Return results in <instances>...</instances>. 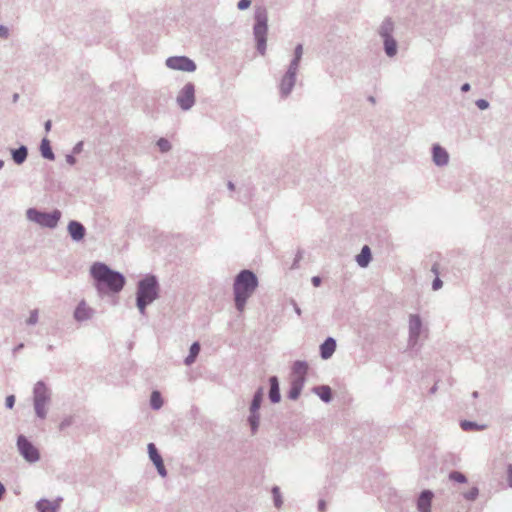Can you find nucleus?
Returning a JSON list of instances; mask_svg holds the SVG:
<instances>
[{
	"label": "nucleus",
	"mask_w": 512,
	"mask_h": 512,
	"mask_svg": "<svg viewBox=\"0 0 512 512\" xmlns=\"http://www.w3.org/2000/svg\"><path fill=\"white\" fill-rule=\"evenodd\" d=\"M14 404H15V396L14 395L7 396L5 399V406L8 409H12L14 407Z\"/></svg>",
	"instance_id": "a19ab883"
},
{
	"label": "nucleus",
	"mask_w": 512,
	"mask_h": 512,
	"mask_svg": "<svg viewBox=\"0 0 512 512\" xmlns=\"http://www.w3.org/2000/svg\"><path fill=\"white\" fill-rule=\"evenodd\" d=\"M269 381H270L269 398L272 403L276 404L280 401V391H279L278 379H277V377L272 376Z\"/></svg>",
	"instance_id": "393cba45"
},
{
	"label": "nucleus",
	"mask_w": 512,
	"mask_h": 512,
	"mask_svg": "<svg viewBox=\"0 0 512 512\" xmlns=\"http://www.w3.org/2000/svg\"><path fill=\"white\" fill-rule=\"evenodd\" d=\"M432 161L436 167H447L450 161L449 152L440 144H433L431 147Z\"/></svg>",
	"instance_id": "f8f14e48"
},
{
	"label": "nucleus",
	"mask_w": 512,
	"mask_h": 512,
	"mask_svg": "<svg viewBox=\"0 0 512 512\" xmlns=\"http://www.w3.org/2000/svg\"><path fill=\"white\" fill-rule=\"evenodd\" d=\"M469 89H470V85H469V83H465V84H463V85H462V87H461V90H462L463 92H467V91H469Z\"/></svg>",
	"instance_id": "864d4df0"
},
{
	"label": "nucleus",
	"mask_w": 512,
	"mask_h": 512,
	"mask_svg": "<svg viewBox=\"0 0 512 512\" xmlns=\"http://www.w3.org/2000/svg\"><path fill=\"white\" fill-rule=\"evenodd\" d=\"M62 213L58 209L51 212H42L36 208H29L26 210V217L29 221L34 222L41 227L54 229L60 221Z\"/></svg>",
	"instance_id": "0eeeda50"
},
{
	"label": "nucleus",
	"mask_w": 512,
	"mask_h": 512,
	"mask_svg": "<svg viewBox=\"0 0 512 512\" xmlns=\"http://www.w3.org/2000/svg\"><path fill=\"white\" fill-rule=\"evenodd\" d=\"M449 479L456 481L458 483H466L467 482V477L463 473L458 472V471L451 472L449 474Z\"/></svg>",
	"instance_id": "f704fd0d"
},
{
	"label": "nucleus",
	"mask_w": 512,
	"mask_h": 512,
	"mask_svg": "<svg viewBox=\"0 0 512 512\" xmlns=\"http://www.w3.org/2000/svg\"><path fill=\"white\" fill-rule=\"evenodd\" d=\"M83 142L82 141H79L78 143L75 144V146L73 147L72 149V153L73 154H79L81 153V151L83 150Z\"/></svg>",
	"instance_id": "c03bdc74"
},
{
	"label": "nucleus",
	"mask_w": 512,
	"mask_h": 512,
	"mask_svg": "<svg viewBox=\"0 0 512 512\" xmlns=\"http://www.w3.org/2000/svg\"><path fill=\"white\" fill-rule=\"evenodd\" d=\"M8 36H9V29L4 25H0V37L3 39H6V38H8Z\"/></svg>",
	"instance_id": "37998d69"
},
{
	"label": "nucleus",
	"mask_w": 512,
	"mask_h": 512,
	"mask_svg": "<svg viewBox=\"0 0 512 512\" xmlns=\"http://www.w3.org/2000/svg\"><path fill=\"white\" fill-rule=\"evenodd\" d=\"M259 286L256 274L250 270H242L234 279L233 298L236 310L242 314L247 301L251 298Z\"/></svg>",
	"instance_id": "f03ea898"
},
{
	"label": "nucleus",
	"mask_w": 512,
	"mask_h": 512,
	"mask_svg": "<svg viewBox=\"0 0 512 512\" xmlns=\"http://www.w3.org/2000/svg\"><path fill=\"white\" fill-rule=\"evenodd\" d=\"M51 127H52V122H51V120H47V121L44 123L45 131H46V132H49V131L51 130Z\"/></svg>",
	"instance_id": "8fccbe9b"
},
{
	"label": "nucleus",
	"mask_w": 512,
	"mask_h": 512,
	"mask_svg": "<svg viewBox=\"0 0 512 512\" xmlns=\"http://www.w3.org/2000/svg\"><path fill=\"white\" fill-rule=\"evenodd\" d=\"M95 311L89 307L84 300L80 301L75 308L74 318L78 322L89 320L93 317Z\"/></svg>",
	"instance_id": "dca6fc26"
},
{
	"label": "nucleus",
	"mask_w": 512,
	"mask_h": 512,
	"mask_svg": "<svg viewBox=\"0 0 512 512\" xmlns=\"http://www.w3.org/2000/svg\"><path fill=\"white\" fill-rule=\"evenodd\" d=\"M434 492L429 489L421 491L416 499V508L418 512H432V503Z\"/></svg>",
	"instance_id": "4468645a"
},
{
	"label": "nucleus",
	"mask_w": 512,
	"mask_h": 512,
	"mask_svg": "<svg viewBox=\"0 0 512 512\" xmlns=\"http://www.w3.org/2000/svg\"><path fill=\"white\" fill-rule=\"evenodd\" d=\"M160 286L155 275H147L137 284L136 306L144 315L148 305L159 297Z\"/></svg>",
	"instance_id": "7ed1b4c3"
},
{
	"label": "nucleus",
	"mask_w": 512,
	"mask_h": 512,
	"mask_svg": "<svg viewBox=\"0 0 512 512\" xmlns=\"http://www.w3.org/2000/svg\"><path fill=\"white\" fill-rule=\"evenodd\" d=\"M370 101H371L372 103H374V98H373V96L370 98Z\"/></svg>",
	"instance_id": "e2e57ef3"
},
{
	"label": "nucleus",
	"mask_w": 512,
	"mask_h": 512,
	"mask_svg": "<svg viewBox=\"0 0 512 512\" xmlns=\"http://www.w3.org/2000/svg\"><path fill=\"white\" fill-rule=\"evenodd\" d=\"M67 231L71 239L75 242L82 241L86 235V228L77 220H71L68 223Z\"/></svg>",
	"instance_id": "2eb2a0df"
},
{
	"label": "nucleus",
	"mask_w": 512,
	"mask_h": 512,
	"mask_svg": "<svg viewBox=\"0 0 512 512\" xmlns=\"http://www.w3.org/2000/svg\"><path fill=\"white\" fill-rule=\"evenodd\" d=\"M407 346L414 349L418 346L422 335L425 334L427 328L424 326L423 320L419 314L411 313L407 318Z\"/></svg>",
	"instance_id": "6e6552de"
},
{
	"label": "nucleus",
	"mask_w": 512,
	"mask_h": 512,
	"mask_svg": "<svg viewBox=\"0 0 512 512\" xmlns=\"http://www.w3.org/2000/svg\"><path fill=\"white\" fill-rule=\"evenodd\" d=\"M371 261V248L368 245L363 246L361 252L356 256V262L359 267H367Z\"/></svg>",
	"instance_id": "b1692460"
},
{
	"label": "nucleus",
	"mask_w": 512,
	"mask_h": 512,
	"mask_svg": "<svg viewBox=\"0 0 512 512\" xmlns=\"http://www.w3.org/2000/svg\"><path fill=\"white\" fill-rule=\"evenodd\" d=\"M479 494V490L477 487H471L469 489V491H466L465 493H463L464 497L468 500V501H475L477 499V496Z\"/></svg>",
	"instance_id": "4c0bfd02"
},
{
	"label": "nucleus",
	"mask_w": 512,
	"mask_h": 512,
	"mask_svg": "<svg viewBox=\"0 0 512 512\" xmlns=\"http://www.w3.org/2000/svg\"><path fill=\"white\" fill-rule=\"evenodd\" d=\"M436 390H437V387H436V386H434V387L431 389V391H432V392H435Z\"/></svg>",
	"instance_id": "680f3d73"
},
{
	"label": "nucleus",
	"mask_w": 512,
	"mask_h": 512,
	"mask_svg": "<svg viewBox=\"0 0 512 512\" xmlns=\"http://www.w3.org/2000/svg\"><path fill=\"white\" fill-rule=\"evenodd\" d=\"M74 423V416H66L59 424V430L64 431Z\"/></svg>",
	"instance_id": "e433bc0d"
},
{
	"label": "nucleus",
	"mask_w": 512,
	"mask_h": 512,
	"mask_svg": "<svg viewBox=\"0 0 512 512\" xmlns=\"http://www.w3.org/2000/svg\"><path fill=\"white\" fill-rule=\"evenodd\" d=\"M475 105L480 110H487L489 108V106H490L488 100H484V98H480L479 100H477L475 102Z\"/></svg>",
	"instance_id": "58836bf2"
},
{
	"label": "nucleus",
	"mask_w": 512,
	"mask_h": 512,
	"mask_svg": "<svg viewBox=\"0 0 512 512\" xmlns=\"http://www.w3.org/2000/svg\"><path fill=\"white\" fill-rule=\"evenodd\" d=\"M227 187H228V189H229V190H231V191H235V190H236V186H235V184H234V183H232V182H228V183H227Z\"/></svg>",
	"instance_id": "5fc2aeb1"
},
{
	"label": "nucleus",
	"mask_w": 512,
	"mask_h": 512,
	"mask_svg": "<svg viewBox=\"0 0 512 512\" xmlns=\"http://www.w3.org/2000/svg\"><path fill=\"white\" fill-rule=\"evenodd\" d=\"M249 412L250 414L248 416V423L250 425L251 434L255 435L260 424V414L259 411L249 410Z\"/></svg>",
	"instance_id": "c85d7f7f"
},
{
	"label": "nucleus",
	"mask_w": 512,
	"mask_h": 512,
	"mask_svg": "<svg viewBox=\"0 0 512 512\" xmlns=\"http://www.w3.org/2000/svg\"><path fill=\"white\" fill-rule=\"evenodd\" d=\"M472 396H473V397H477V396H478V392H477V391H474V392L472 393Z\"/></svg>",
	"instance_id": "052dcab7"
},
{
	"label": "nucleus",
	"mask_w": 512,
	"mask_h": 512,
	"mask_svg": "<svg viewBox=\"0 0 512 512\" xmlns=\"http://www.w3.org/2000/svg\"><path fill=\"white\" fill-rule=\"evenodd\" d=\"M23 348H24V344H23V343H20V344H18V345L14 348L13 352H14V353H16V352L20 351V350H21V349H23Z\"/></svg>",
	"instance_id": "603ef678"
},
{
	"label": "nucleus",
	"mask_w": 512,
	"mask_h": 512,
	"mask_svg": "<svg viewBox=\"0 0 512 512\" xmlns=\"http://www.w3.org/2000/svg\"><path fill=\"white\" fill-rule=\"evenodd\" d=\"M11 157L15 164H23L28 157V148L25 145H21L16 149H11Z\"/></svg>",
	"instance_id": "4be33fe9"
},
{
	"label": "nucleus",
	"mask_w": 512,
	"mask_h": 512,
	"mask_svg": "<svg viewBox=\"0 0 512 512\" xmlns=\"http://www.w3.org/2000/svg\"><path fill=\"white\" fill-rule=\"evenodd\" d=\"M337 348V342L334 338H327L321 345H320V355L323 359H329L332 357V355L335 353Z\"/></svg>",
	"instance_id": "6ab92c4d"
},
{
	"label": "nucleus",
	"mask_w": 512,
	"mask_h": 512,
	"mask_svg": "<svg viewBox=\"0 0 512 512\" xmlns=\"http://www.w3.org/2000/svg\"><path fill=\"white\" fill-rule=\"evenodd\" d=\"M51 390L43 381L35 383L33 388V406L35 414L40 419H45L47 416L46 406L51 401Z\"/></svg>",
	"instance_id": "423d86ee"
},
{
	"label": "nucleus",
	"mask_w": 512,
	"mask_h": 512,
	"mask_svg": "<svg viewBox=\"0 0 512 512\" xmlns=\"http://www.w3.org/2000/svg\"><path fill=\"white\" fill-rule=\"evenodd\" d=\"M59 505L56 502H51L47 499H40L36 503L38 512H57Z\"/></svg>",
	"instance_id": "bb28decb"
},
{
	"label": "nucleus",
	"mask_w": 512,
	"mask_h": 512,
	"mask_svg": "<svg viewBox=\"0 0 512 512\" xmlns=\"http://www.w3.org/2000/svg\"><path fill=\"white\" fill-rule=\"evenodd\" d=\"M309 370V364L303 360H297L292 366V379L307 380V371Z\"/></svg>",
	"instance_id": "a211bd4d"
},
{
	"label": "nucleus",
	"mask_w": 512,
	"mask_h": 512,
	"mask_svg": "<svg viewBox=\"0 0 512 512\" xmlns=\"http://www.w3.org/2000/svg\"><path fill=\"white\" fill-rule=\"evenodd\" d=\"M396 25L392 18L387 17L382 20L377 28L378 36L383 40L386 38L394 37L393 33L395 31Z\"/></svg>",
	"instance_id": "f3484780"
},
{
	"label": "nucleus",
	"mask_w": 512,
	"mask_h": 512,
	"mask_svg": "<svg viewBox=\"0 0 512 512\" xmlns=\"http://www.w3.org/2000/svg\"><path fill=\"white\" fill-rule=\"evenodd\" d=\"M90 274L99 294H117L124 288L126 283L122 273L111 269L102 262L93 263L90 267Z\"/></svg>",
	"instance_id": "f257e3e1"
},
{
	"label": "nucleus",
	"mask_w": 512,
	"mask_h": 512,
	"mask_svg": "<svg viewBox=\"0 0 512 512\" xmlns=\"http://www.w3.org/2000/svg\"><path fill=\"white\" fill-rule=\"evenodd\" d=\"M443 283L439 278H436L432 283V288L434 290H438L442 287Z\"/></svg>",
	"instance_id": "a18cd8bd"
},
{
	"label": "nucleus",
	"mask_w": 512,
	"mask_h": 512,
	"mask_svg": "<svg viewBox=\"0 0 512 512\" xmlns=\"http://www.w3.org/2000/svg\"><path fill=\"white\" fill-rule=\"evenodd\" d=\"M176 102L183 111H188L194 106L195 85L192 82H187L182 87V89L178 92Z\"/></svg>",
	"instance_id": "9d476101"
},
{
	"label": "nucleus",
	"mask_w": 512,
	"mask_h": 512,
	"mask_svg": "<svg viewBox=\"0 0 512 512\" xmlns=\"http://www.w3.org/2000/svg\"><path fill=\"white\" fill-rule=\"evenodd\" d=\"M17 99H18V94H14V96H13V100H14V101H17Z\"/></svg>",
	"instance_id": "bf43d9fd"
},
{
	"label": "nucleus",
	"mask_w": 512,
	"mask_h": 512,
	"mask_svg": "<svg viewBox=\"0 0 512 512\" xmlns=\"http://www.w3.org/2000/svg\"><path fill=\"white\" fill-rule=\"evenodd\" d=\"M147 449H148L149 459L152 461V463L156 467L159 475L161 477H166L167 470L165 468L163 458H162L161 454L159 453L156 445L154 443H149L147 445Z\"/></svg>",
	"instance_id": "ddd939ff"
},
{
	"label": "nucleus",
	"mask_w": 512,
	"mask_h": 512,
	"mask_svg": "<svg viewBox=\"0 0 512 512\" xmlns=\"http://www.w3.org/2000/svg\"><path fill=\"white\" fill-rule=\"evenodd\" d=\"M251 5V0H239V3H238V9L240 11H243V10H246L250 7Z\"/></svg>",
	"instance_id": "ea45409f"
},
{
	"label": "nucleus",
	"mask_w": 512,
	"mask_h": 512,
	"mask_svg": "<svg viewBox=\"0 0 512 512\" xmlns=\"http://www.w3.org/2000/svg\"><path fill=\"white\" fill-rule=\"evenodd\" d=\"M312 392L324 403H330L333 399L332 389L328 385L314 386Z\"/></svg>",
	"instance_id": "aec40b11"
},
{
	"label": "nucleus",
	"mask_w": 512,
	"mask_h": 512,
	"mask_svg": "<svg viewBox=\"0 0 512 512\" xmlns=\"http://www.w3.org/2000/svg\"><path fill=\"white\" fill-rule=\"evenodd\" d=\"M17 448L20 455L29 463H35L40 459L39 450L24 435L17 438Z\"/></svg>",
	"instance_id": "1a4fd4ad"
},
{
	"label": "nucleus",
	"mask_w": 512,
	"mask_h": 512,
	"mask_svg": "<svg viewBox=\"0 0 512 512\" xmlns=\"http://www.w3.org/2000/svg\"><path fill=\"white\" fill-rule=\"evenodd\" d=\"M272 499H274V507L277 509L281 508L283 500L278 486L272 488Z\"/></svg>",
	"instance_id": "473e14b6"
},
{
	"label": "nucleus",
	"mask_w": 512,
	"mask_h": 512,
	"mask_svg": "<svg viewBox=\"0 0 512 512\" xmlns=\"http://www.w3.org/2000/svg\"><path fill=\"white\" fill-rule=\"evenodd\" d=\"M325 507H326V503L323 501V500H319L318 501V509L320 511H324L325 510Z\"/></svg>",
	"instance_id": "3c124183"
},
{
	"label": "nucleus",
	"mask_w": 512,
	"mask_h": 512,
	"mask_svg": "<svg viewBox=\"0 0 512 512\" xmlns=\"http://www.w3.org/2000/svg\"><path fill=\"white\" fill-rule=\"evenodd\" d=\"M53 348H54V347H53V345H48V346H47V350H48V351H52V350H53Z\"/></svg>",
	"instance_id": "13d9d810"
},
{
	"label": "nucleus",
	"mask_w": 512,
	"mask_h": 512,
	"mask_svg": "<svg viewBox=\"0 0 512 512\" xmlns=\"http://www.w3.org/2000/svg\"><path fill=\"white\" fill-rule=\"evenodd\" d=\"M264 397L263 387L258 388L255 392L249 410L259 411Z\"/></svg>",
	"instance_id": "c756f323"
},
{
	"label": "nucleus",
	"mask_w": 512,
	"mask_h": 512,
	"mask_svg": "<svg viewBox=\"0 0 512 512\" xmlns=\"http://www.w3.org/2000/svg\"><path fill=\"white\" fill-rule=\"evenodd\" d=\"M507 484L510 488H512V466L511 464L507 467Z\"/></svg>",
	"instance_id": "79ce46f5"
},
{
	"label": "nucleus",
	"mask_w": 512,
	"mask_h": 512,
	"mask_svg": "<svg viewBox=\"0 0 512 512\" xmlns=\"http://www.w3.org/2000/svg\"><path fill=\"white\" fill-rule=\"evenodd\" d=\"M4 166V161L2 159H0V170L3 168Z\"/></svg>",
	"instance_id": "4d7b16f0"
},
{
	"label": "nucleus",
	"mask_w": 512,
	"mask_h": 512,
	"mask_svg": "<svg viewBox=\"0 0 512 512\" xmlns=\"http://www.w3.org/2000/svg\"><path fill=\"white\" fill-rule=\"evenodd\" d=\"M5 492H6V488L3 485V483L0 481V501L3 499Z\"/></svg>",
	"instance_id": "09e8293b"
},
{
	"label": "nucleus",
	"mask_w": 512,
	"mask_h": 512,
	"mask_svg": "<svg viewBox=\"0 0 512 512\" xmlns=\"http://www.w3.org/2000/svg\"><path fill=\"white\" fill-rule=\"evenodd\" d=\"M40 153L44 159L54 160L55 154L52 150L51 143L47 138H43L40 143Z\"/></svg>",
	"instance_id": "a878e982"
},
{
	"label": "nucleus",
	"mask_w": 512,
	"mask_h": 512,
	"mask_svg": "<svg viewBox=\"0 0 512 512\" xmlns=\"http://www.w3.org/2000/svg\"><path fill=\"white\" fill-rule=\"evenodd\" d=\"M166 66L171 70L192 73L196 71V63L187 56H171L165 61Z\"/></svg>",
	"instance_id": "9b49d317"
},
{
	"label": "nucleus",
	"mask_w": 512,
	"mask_h": 512,
	"mask_svg": "<svg viewBox=\"0 0 512 512\" xmlns=\"http://www.w3.org/2000/svg\"><path fill=\"white\" fill-rule=\"evenodd\" d=\"M460 426L463 430L469 431V430H484L487 425L486 424H478L473 421L469 420H463L460 423Z\"/></svg>",
	"instance_id": "2f4dec72"
},
{
	"label": "nucleus",
	"mask_w": 512,
	"mask_h": 512,
	"mask_svg": "<svg viewBox=\"0 0 512 512\" xmlns=\"http://www.w3.org/2000/svg\"><path fill=\"white\" fill-rule=\"evenodd\" d=\"M75 154H68L66 155V162L69 165H74L76 163V158L74 157Z\"/></svg>",
	"instance_id": "49530a36"
},
{
	"label": "nucleus",
	"mask_w": 512,
	"mask_h": 512,
	"mask_svg": "<svg viewBox=\"0 0 512 512\" xmlns=\"http://www.w3.org/2000/svg\"><path fill=\"white\" fill-rule=\"evenodd\" d=\"M382 42L384 52L388 57L393 58L398 54V42L394 37L383 39Z\"/></svg>",
	"instance_id": "5701e85b"
},
{
	"label": "nucleus",
	"mask_w": 512,
	"mask_h": 512,
	"mask_svg": "<svg viewBox=\"0 0 512 512\" xmlns=\"http://www.w3.org/2000/svg\"><path fill=\"white\" fill-rule=\"evenodd\" d=\"M305 386V381L303 380H295L291 378L290 381V389L288 391V397L292 401H296V399H299V396L301 395V392Z\"/></svg>",
	"instance_id": "412c9836"
},
{
	"label": "nucleus",
	"mask_w": 512,
	"mask_h": 512,
	"mask_svg": "<svg viewBox=\"0 0 512 512\" xmlns=\"http://www.w3.org/2000/svg\"><path fill=\"white\" fill-rule=\"evenodd\" d=\"M38 320H39L38 309H34V310L30 311V315H29L28 319L26 320V324L33 326L38 323Z\"/></svg>",
	"instance_id": "c9c22d12"
},
{
	"label": "nucleus",
	"mask_w": 512,
	"mask_h": 512,
	"mask_svg": "<svg viewBox=\"0 0 512 512\" xmlns=\"http://www.w3.org/2000/svg\"><path fill=\"white\" fill-rule=\"evenodd\" d=\"M201 347L199 342H193L189 348V354L184 359V364L187 366L192 365L200 353Z\"/></svg>",
	"instance_id": "cd10ccee"
},
{
	"label": "nucleus",
	"mask_w": 512,
	"mask_h": 512,
	"mask_svg": "<svg viewBox=\"0 0 512 512\" xmlns=\"http://www.w3.org/2000/svg\"><path fill=\"white\" fill-rule=\"evenodd\" d=\"M150 406L153 410H159L163 406V400L159 391H153L150 396Z\"/></svg>",
	"instance_id": "7c9ffc66"
},
{
	"label": "nucleus",
	"mask_w": 512,
	"mask_h": 512,
	"mask_svg": "<svg viewBox=\"0 0 512 512\" xmlns=\"http://www.w3.org/2000/svg\"><path fill=\"white\" fill-rule=\"evenodd\" d=\"M157 146L159 148V150L162 152V153H166L168 151L171 150L172 148V145L171 143L169 142L168 139L166 138H160L158 141H157Z\"/></svg>",
	"instance_id": "72a5a7b5"
},
{
	"label": "nucleus",
	"mask_w": 512,
	"mask_h": 512,
	"mask_svg": "<svg viewBox=\"0 0 512 512\" xmlns=\"http://www.w3.org/2000/svg\"><path fill=\"white\" fill-rule=\"evenodd\" d=\"M303 54L304 47L302 44H298L294 49V55L288 65V69L281 78L279 83V93L283 99H286V97H288L291 94L296 84L297 73L299 71L300 62L302 60Z\"/></svg>",
	"instance_id": "20e7f679"
},
{
	"label": "nucleus",
	"mask_w": 512,
	"mask_h": 512,
	"mask_svg": "<svg viewBox=\"0 0 512 512\" xmlns=\"http://www.w3.org/2000/svg\"><path fill=\"white\" fill-rule=\"evenodd\" d=\"M295 312H296L298 315H301V313H302L301 309H300L297 305H295Z\"/></svg>",
	"instance_id": "6e6d98bb"
},
{
	"label": "nucleus",
	"mask_w": 512,
	"mask_h": 512,
	"mask_svg": "<svg viewBox=\"0 0 512 512\" xmlns=\"http://www.w3.org/2000/svg\"><path fill=\"white\" fill-rule=\"evenodd\" d=\"M268 33V14L264 8H258L255 12L253 35L256 40L257 50L261 55L266 53Z\"/></svg>",
	"instance_id": "39448f33"
},
{
	"label": "nucleus",
	"mask_w": 512,
	"mask_h": 512,
	"mask_svg": "<svg viewBox=\"0 0 512 512\" xmlns=\"http://www.w3.org/2000/svg\"><path fill=\"white\" fill-rule=\"evenodd\" d=\"M311 282L313 286L318 287L321 284V278L318 276L312 277Z\"/></svg>",
	"instance_id": "de8ad7c7"
}]
</instances>
